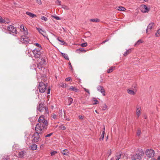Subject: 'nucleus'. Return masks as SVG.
<instances>
[{"mask_svg":"<svg viewBox=\"0 0 160 160\" xmlns=\"http://www.w3.org/2000/svg\"><path fill=\"white\" fill-rule=\"evenodd\" d=\"M39 103V105L37 107V110H38L41 112H43L44 114H48L49 112L48 108L44 106L42 102Z\"/></svg>","mask_w":160,"mask_h":160,"instance_id":"1","label":"nucleus"},{"mask_svg":"<svg viewBox=\"0 0 160 160\" xmlns=\"http://www.w3.org/2000/svg\"><path fill=\"white\" fill-rule=\"evenodd\" d=\"M47 125H46V123L42 124L38 123L35 127L36 132L38 133H42L44 129L47 128Z\"/></svg>","mask_w":160,"mask_h":160,"instance_id":"2","label":"nucleus"},{"mask_svg":"<svg viewBox=\"0 0 160 160\" xmlns=\"http://www.w3.org/2000/svg\"><path fill=\"white\" fill-rule=\"evenodd\" d=\"M29 137L32 138L31 141L32 142L36 143L38 142L40 139V137L39 133L36 132L31 133L29 135Z\"/></svg>","mask_w":160,"mask_h":160,"instance_id":"3","label":"nucleus"},{"mask_svg":"<svg viewBox=\"0 0 160 160\" xmlns=\"http://www.w3.org/2000/svg\"><path fill=\"white\" fill-rule=\"evenodd\" d=\"M144 154V153L142 150H138L137 153L132 156V160H141V156Z\"/></svg>","mask_w":160,"mask_h":160,"instance_id":"4","label":"nucleus"},{"mask_svg":"<svg viewBox=\"0 0 160 160\" xmlns=\"http://www.w3.org/2000/svg\"><path fill=\"white\" fill-rule=\"evenodd\" d=\"M146 156L149 158L153 157L155 154L154 151L152 149H147L145 151Z\"/></svg>","mask_w":160,"mask_h":160,"instance_id":"5","label":"nucleus"},{"mask_svg":"<svg viewBox=\"0 0 160 160\" xmlns=\"http://www.w3.org/2000/svg\"><path fill=\"white\" fill-rule=\"evenodd\" d=\"M32 52L34 54V57L36 58H39L42 54V52L40 50L37 48L33 50Z\"/></svg>","mask_w":160,"mask_h":160,"instance_id":"6","label":"nucleus"},{"mask_svg":"<svg viewBox=\"0 0 160 160\" xmlns=\"http://www.w3.org/2000/svg\"><path fill=\"white\" fill-rule=\"evenodd\" d=\"M10 34L13 35L16 34L17 33V31L16 28L12 25L8 26L7 28Z\"/></svg>","mask_w":160,"mask_h":160,"instance_id":"7","label":"nucleus"},{"mask_svg":"<svg viewBox=\"0 0 160 160\" xmlns=\"http://www.w3.org/2000/svg\"><path fill=\"white\" fill-rule=\"evenodd\" d=\"M46 88V86L45 84L42 82H39L38 88L40 92L41 93L44 92L45 91Z\"/></svg>","mask_w":160,"mask_h":160,"instance_id":"8","label":"nucleus"},{"mask_svg":"<svg viewBox=\"0 0 160 160\" xmlns=\"http://www.w3.org/2000/svg\"><path fill=\"white\" fill-rule=\"evenodd\" d=\"M141 11L143 13L148 12L150 10V7H147L146 5H142L140 7Z\"/></svg>","mask_w":160,"mask_h":160,"instance_id":"9","label":"nucleus"},{"mask_svg":"<svg viewBox=\"0 0 160 160\" xmlns=\"http://www.w3.org/2000/svg\"><path fill=\"white\" fill-rule=\"evenodd\" d=\"M38 30L39 32L44 37L46 38V39L48 40V35L46 34V32L45 31L43 30L42 29L36 28Z\"/></svg>","mask_w":160,"mask_h":160,"instance_id":"10","label":"nucleus"},{"mask_svg":"<svg viewBox=\"0 0 160 160\" xmlns=\"http://www.w3.org/2000/svg\"><path fill=\"white\" fill-rule=\"evenodd\" d=\"M38 121L39 122V124H43L46 123V125H48V122L46 120H45L44 118V116L42 115L39 118Z\"/></svg>","mask_w":160,"mask_h":160,"instance_id":"11","label":"nucleus"},{"mask_svg":"<svg viewBox=\"0 0 160 160\" xmlns=\"http://www.w3.org/2000/svg\"><path fill=\"white\" fill-rule=\"evenodd\" d=\"M21 41L23 43H27L31 42L30 39L26 36H22L21 38Z\"/></svg>","mask_w":160,"mask_h":160,"instance_id":"12","label":"nucleus"},{"mask_svg":"<svg viewBox=\"0 0 160 160\" xmlns=\"http://www.w3.org/2000/svg\"><path fill=\"white\" fill-rule=\"evenodd\" d=\"M41 61H40L39 63L37 65V67L39 69L40 68H43V67L42 66V65L45 64L46 62V59L44 58H42L41 59Z\"/></svg>","mask_w":160,"mask_h":160,"instance_id":"13","label":"nucleus"},{"mask_svg":"<svg viewBox=\"0 0 160 160\" xmlns=\"http://www.w3.org/2000/svg\"><path fill=\"white\" fill-rule=\"evenodd\" d=\"M97 90L99 91L100 92L103 96L105 95V90H104L103 87L101 86H98L97 87Z\"/></svg>","mask_w":160,"mask_h":160,"instance_id":"14","label":"nucleus"},{"mask_svg":"<svg viewBox=\"0 0 160 160\" xmlns=\"http://www.w3.org/2000/svg\"><path fill=\"white\" fill-rule=\"evenodd\" d=\"M137 90L136 89H133V90L131 89H129L127 90L128 93L130 95H134L135 94Z\"/></svg>","mask_w":160,"mask_h":160,"instance_id":"15","label":"nucleus"},{"mask_svg":"<svg viewBox=\"0 0 160 160\" xmlns=\"http://www.w3.org/2000/svg\"><path fill=\"white\" fill-rule=\"evenodd\" d=\"M154 26V23L153 22H151L149 24L147 27V29L146 30V32L148 33V30H151L153 27Z\"/></svg>","mask_w":160,"mask_h":160,"instance_id":"16","label":"nucleus"},{"mask_svg":"<svg viewBox=\"0 0 160 160\" xmlns=\"http://www.w3.org/2000/svg\"><path fill=\"white\" fill-rule=\"evenodd\" d=\"M29 135H26L25 136V139L26 141V143L28 144L29 143V142L30 141H31L32 138L29 137Z\"/></svg>","mask_w":160,"mask_h":160,"instance_id":"17","label":"nucleus"},{"mask_svg":"<svg viewBox=\"0 0 160 160\" xmlns=\"http://www.w3.org/2000/svg\"><path fill=\"white\" fill-rule=\"evenodd\" d=\"M26 14L31 18H34L37 17L35 14L29 12H26Z\"/></svg>","mask_w":160,"mask_h":160,"instance_id":"18","label":"nucleus"},{"mask_svg":"<svg viewBox=\"0 0 160 160\" xmlns=\"http://www.w3.org/2000/svg\"><path fill=\"white\" fill-rule=\"evenodd\" d=\"M26 154V152L23 151H21L19 152L18 157L19 158H22Z\"/></svg>","mask_w":160,"mask_h":160,"instance_id":"19","label":"nucleus"},{"mask_svg":"<svg viewBox=\"0 0 160 160\" xmlns=\"http://www.w3.org/2000/svg\"><path fill=\"white\" fill-rule=\"evenodd\" d=\"M141 108L140 107H139L137 108L136 109V112L137 115L138 116V117L140 115L141 113Z\"/></svg>","mask_w":160,"mask_h":160,"instance_id":"20","label":"nucleus"},{"mask_svg":"<svg viewBox=\"0 0 160 160\" xmlns=\"http://www.w3.org/2000/svg\"><path fill=\"white\" fill-rule=\"evenodd\" d=\"M92 102L93 105H96L98 103V100L97 98H93L92 99Z\"/></svg>","mask_w":160,"mask_h":160,"instance_id":"21","label":"nucleus"},{"mask_svg":"<svg viewBox=\"0 0 160 160\" xmlns=\"http://www.w3.org/2000/svg\"><path fill=\"white\" fill-rule=\"evenodd\" d=\"M69 89L70 90L74 91L76 92H78V89L75 87L71 86L69 88Z\"/></svg>","mask_w":160,"mask_h":160,"instance_id":"22","label":"nucleus"},{"mask_svg":"<svg viewBox=\"0 0 160 160\" xmlns=\"http://www.w3.org/2000/svg\"><path fill=\"white\" fill-rule=\"evenodd\" d=\"M116 8L117 10H118L119 11H123L126 10V8L122 6H119L117 7Z\"/></svg>","mask_w":160,"mask_h":160,"instance_id":"23","label":"nucleus"},{"mask_svg":"<svg viewBox=\"0 0 160 160\" xmlns=\"http://www.w3.org/2000/svg\"><path fill=\"white\" fill-rule=\"evenodd\" d=\"M31 149L33 150H36L37 148V146L35 144H32L30 147Z\"/></svg>","mask_w":160,"mask_h":160,"instance_id":"24","label":"nucleus"},{"mask_svg":"<svg viewBox=\"0 0 160 160\" xmlns=\"http://www.w3.org/2000/svg\"><path fill=\"white\" fill-rule=\"evenodd\" d=\"M122 156V152H119L117 153L116 158V160H119L121 158Z\"/></svg>","mask_w":160,"mask_h":160,"instance_id":"25","label":"nucleus"},{"mask_svg":"<svg viewBox=\"0 0 160 160\" xmlns=\"http://www.w3.org/2000/svg\"><path fill=\"white\" fill-rule=\"evenodd\" d=\"M115 67H111L110 68L108 69L107 71V72L108 73H110L112 72L113 70L115 69Z\"/></svg>","mask_w":160,"mask_h":160,"instance_id":"26","label":"nucleus"},{"mask_svg":"<svg viewBox=\"0 0 160 160\" xmlns=\"http://www.w3.org/2000/svg\"><path fill=\"white\" fill-rule=\"evenodd\" d=\"M64 112V118L65 120H67L68 121H70V118L69 117H68L66 113H65V111H63Z\"/></svg>","mask_w":160,"mask_h":160,"instance_id":"27","label":"nucleus"},{"mask_svg":"<svg viewBox=\"0 0 160 160\" xmlns=\"http://www.w3.org/2000/svg\"><path fill=\"white\" fill-rule=\"evenodd\" d=\"M101 107L102 108V110L103 111H104V110H106V109L107 108V105H106V104L105 103L103 104L102 105V106H101Z\"/></svg>","mask_w":160,"mask_h":160,"instance_id":"28","label":"nucleus"},{"mask_svg":"<svg viewBox=\"0 0 160 160\" xmlns=\"http://www.w3.org/2000/svg\"><path fill=\"white\" fill-rule=\"evenodd\" d=\"M61 54L65 59H66V60H69V58L68 55L67 54L62 52H61Z\"/></svg>","mask_w":160,"mask_h":160,"instance_id":"29","label":"nucleus"},{"mask_svg":"<svg viewBox=\"0 0 160 160\" xmlns=\"http://www.w3.org/2000/svg\"><path fill=\"white\" fill-rule=\"evenodd\" d=\"M68 105H70L72 102L73 101V99L71 97H68Z\"/></svg>","mask_w":160,"mask_h":160,"instance_id":"30","label":"nucleus"},{"mask_svg":"<svg viewBox=\"0 0 160 160\" xmlns=\"http://www.w3.org/2000/svg\"><path fill=\"white\" fill-rule=\"evenodd\" d=\"M51 117L52 118V119H54L56 120H57L58 118V115L55 114H52Z\"/></svg>","mask_w":160,"mask_h":160,"instance_id":"31","label":"nucleus"},{"mask_svg":"<svg viewBox=\"0 0 160 160\" xmlns=\"http://www.w3.org/2000/svg\"><path fill=\"white\" fill-rule=\"evenodd\" d=\"M131 49H128L127 50V51L125 52L124 54L123 55L124 56H127L128 54L130 53H131Z\"/></svg>","mask_w":160,"mask_h":160,"instance_id":"32","label":"nucleus"},{"mask_svg":"<svg viewBox=\"0 0 160 160\" xmlns=\"http://www.w3.org/2000/svg\"><path fill=\"white\" fill-rule=\"evenodd\" d=\"M63 113L62 112V109H59L58 111V115L60 117H62Z\"/></svg>","mask_w":160,"mask_h":160,"instance_id":"33","label":"nucleus"},{"mask_svg":"<svg viewBox=\"0 0 160 160\" xmlns=\"http://www.w3.org/2000/svg\"><path fill=\"white\" fill-rule=\"evenodd\" d=\"M91 21L93 22H98L100 21V20L98 18H94L91 19Z\"/></svg>","mask_w":160,"mask_h":160,"instance_id":"34","label":"nucleus"},{"mask_svg":"<svg viewBox=\"0 0 160 160\" xmlns=\"http://www.w3.org/2000/svg\"><path fill=\"white\" fill-rule=\"evenodd\" d=\"M57 39L59 41L61 42V45H66V42L64 41L60 40V39H59V38H57Z\"/></svg>","mask_w":160,"mask_h":160,"instance_id":"35","label":"nucleus"},{"mask_svg":"<svg viewBox=\"0 0 160 160\" xmlns=\"http://www.w3.org/2000/svg\"><path fill=\"white\" fill-rule=\"evenodd\" d=\"M0 23H8V22H6L5 20L3 19L0 16Z\"/></svg>","mask_w":160,"mask_h":160,"instance_id":"36","label":"nucleus"},{"mask_svg":"<svg viewBox=\"0 0 160 160\" xmlns=\"http://www.w3.org/2000/svg\"><path fill=\"white\" fill-rule=\"evenodd\" d=\"M142 40L140 39L138 40L137 42L135 43V46H137L139 45L140 43H142Z\"/></svg>","mask_w":160,"mask_h":160,"instance_id":"37","label":"nucleus"},{"mask_svg":"<svg viewBox=\"0 0 160 160\" xmlns=\"http://www.w3.org/2000/svg\"><path fill=\"white\" fill-rule=\"evenodd\" d=\"M3 160H10L9 156L7 155H5L2 158Z\"/></svg>","mask_w":160,"mask_h":160,"instance_id":"38","label":"nucleus"},{"mask_svg":"<svg viewBox=\"0 0 160 160\" xmlns=\"http://www.w3.org/2000/svg\"><path fill=\"white\" fill-rule=\"evenodd\" d=\"M62 152L63 154L67 155L68 153V150L67 149H65L63 150Z\"/></svg>","mask_w":160,"mask_h":160,"instance_id":"39","label":"nucleus"},{"mask_svg":"<svg viewBox=\"0 0 160 160\" xmlns=\"http://www.w3.org/2000/svg\"><path fill=\"white\" fill-rule=\"evenodd\" d=\"M86 51L85 50L84 48H81L78 49L76 50V52H85Z\"/></svg>","mask_w":160,"mask_h":160,"instance_id":"40","label":"nucleus"},{"mask_svg":"<svg viewBox=\"0 0 160 160\" xmlns=\"http://www.w3.org/2000/svg\"><path fill=\"white\" fill-rule=\"evenodd\" d=\"M67 84L66 83H61L60 84L59 86L60 87H62L63 88H65L67 87Z\"/></svg>","mask_w":160,"mask_h":160,"instance_id":"41","label":"nucleus"},{"mask_svg":"<svg viewBox=\"0 0 160 160\" xmlns=\"http://www.w3.org/2000/svg\"><path fill=\"white\" fill-rule=\"evenodd\" d=\"M104 136V132H102V135H101V137H100V138H99V140H100V141L103 140V139Z\"/></svg>","mask_w":160,"mask_h":160,"instance_id":"42","label":"nucleus"},{"mask_svg":"<svg viewBox=\"0 0 160 160\" xmlns=\"http://www.w3.org/2000/svg\"><path fill=\"white\" fill-rule=\"evenodd\" d=\"M155 35L157 37L160 36V29L157 31V32L155 33Z\"/></svg>","mask_w":160,"mask_h":160,"instance_id":"43","label":"nucleus"},{"mask_svg":"<svg viewBox=\"0 0 160 160\" xmlns=\"http://www.w3.org/2000/svg\"><path fill=\"white\" fill-rule=\"evenodd\" d=\"M23 31L24 32L23 34H24V35L23 36H26L28 34V32L27 28H26L24 30H23Z\"/></svg>","mask_w":160,"mask_h":160,"instance_id":"44","label":"nucleus"},{"mask_svg":"<svg viewBox=\"0 0 160 160\" xmlns=\"http://www.w3.org/2000/svg\"><path fill=\"white\" fill-rule=\"evenodd\" d=\"M17 145L15 144L13 146V150L15 151L17 150L18 148Z\"/></svg>","mask_w":160,"mask_h":160,"instance_id":"45","label":"nucleus"},{"mask_svg":"<svg viewBox=\"0 0 160 160\" xmlns=\"http://www.w3.org/2000/svg\"><path fill=\"white\" fill-rule=\"evenodd\" d=\"M62 8L66 10H68L69 9V8L65 5H62Z\"/></svg>","mask_w":160,"mask_h":160,"instance_id":"46","label":"nucleus"},{"mask_svg":"<svg viewBox=\"0 0 160 160\" xmlns=\"http://www.w3.org/2000/svg\"><path fill=\"white\" fill-rule=\"evenodd\" d=\"M56 4L58 5H61V2L60 1L57 0L56 1Z\"/></svg>","mask_w":160,"mask_h":160,"instance_id":"47","label":"nucleus"},{"mask_svg":"<svg viewBox=\"0 0 160 160\" xmlns=\"http://www.w3.org/2000/svg\"><path fill=\"white\" fill-rule=\"evenodd\" d=\"M60 129L62 130H65L66 129V127L63 125H61L59 127Z\"/></svg>","mask_w":160,"mask_h":160,"instance_id":"48","label":"nucleus"},{"mask_svg":"<svg viewBox=\"0 0 160 160\" xmlns=\"http://www.w3.org/2000/svg\"><path fill=\"white\" fill-rule=\"evenodd\" d=\"M41 19L42 20H44L45 21H46L48 20V18L44 16H42Z\"/></svg>","mask_w":160,"mask_h":160,"instance_id":"49","label":"nucleus"},{"mask_svg":"<svg viewBox=\"0 0 160 160\" xmlns=\"http://www.w3.org/2000/svg\"><path fill=\"white\" fill-rule=\"evenodd\" d=\"M87 45V44L86 42L82 43L81 44V46L83 47H85Z\"/></svg>","mask_w":160,"mask_h":160,"instance_id":"50","label":"nucleus"},{"mask_svg":"<svg viewBox=\"0 0 160 160\" xmlns=\"http://www.w3.org/2000/svg\"><path fill=\"white\" fill-rule=\"evenodd\" d=\"M57 153V152L55 151H53L51 152V154L52 156L54 155L56 153Z\"/></svg>","mask_w":160,"mask_h":160,"instance_id":"51","label":"nucleus"},{"mask_svg":"<svg viewBox=\"0 0 160 160\" xmlns=\"http://www.w3.org/2000/svg\"><path fill=\"white\" fill-rule=\"evenodd\" d=\"M34 44L36 46H37L38 47H39L40 48H42V47H41V46L40 45V44H39L38 43H34Z\"/></svg>","mask_w":160,"mask_h":160,"instance_id":"52","label":"nucleus"},{"mask_svg":"<svg viewBox=\"0 0 160 160\" xmlns=\"http://www.w3.org/2000/svg\"><path fill=\"white\" fill-rule=\"evenodd\" d=\"M37 3L38 4L41 5L42 3V2L41 0H35Z\"/></svg>","mask_w":160,"mask_h":160,"instance_id":"53","label":"nucleus"},{"mask_svg":"<svg viewBox=\"0 0 160 160\" xmlns=\"http://www.w3.org/2000/svg\"><path fill=\"white\" fill-rule=\"evenodd\" d=\"M52 17L56 19V20H59L61 19V18L59 17H58L57 16H53Z\"/></svg>","mask_w":160,"mask_h":160,"instance_id":"54","label":"nucleus"},{"mask_svg":"<svg viewBox=\"0 0 160 160\" xmlns=\"http://www.w3.org/2000/svg\"><path fill=\"white\" fill-rule=\"evenodd\" d=\"M52 134V133H50L49 134H47L45 136V137H50Z\"/></svg>","mask_w":160,"mask_h":160,"instance_id":"55","label":"nucleus"},{"mask_svg":"<svg viewBox=\"0 0 160 160\" xmlns=\"http://www.w3.org/2000/svg\"><path fill=\"white\" fill-rule=\"evenodd\" d=\"M20 28L23 30H24L26 29V28H24V26L23 25H22L20 26Z\"/></svg>","mask_w":160,"mask_h":160,"instance_id":"56","label":"nucleus"},{"mask_svg":"<svg viewBox=\"0 0 160 160\" xmlns=\"http://www.w3.org/2000/svg\"><path fill=\"white\" fill-rule=\"evenodd\" d=\"M141 133V131L140 130H138L137 131V134L138 136H139L140 135Z\"/></svg>","mask_w":160,"mask_h":160,"instance_id":"57","label":"nucleus"},{"mask_svg":"<svg viewBox=\"0 0 160 160\" xmlns=\"http://www.w3.org/2000/svg\"><path fill=\"white\" fill-rule=\"evenodd\" d=\"M71 79V78L70 77H68L66 78L65 81H69Z\"/></svg>","mask_w":160,"mask_h":160,"instance_id":"58","label":"nucleus"},{"mask_svg":"<svg viewBox=\"0 0 160 160\" xmlns=\"http://www.w3.org/2000/svg\"><path fill=\"white\" fill-rule=\"evenodd\" d=\"M68 64L70 66V68L71 69V70H72V68L71 65V63L70 62H69Z\"/></svg>","mask_w":160,"mask_h":160,"instance_id":"59","label":"nucleus"},{"mask_svg":"<svg viewBox=\"0 0 160 160\" xmlns=\"http://www.w3.org/2000/svg\"><path fill=\"white\" fill-rule=\"evenodd\" d=\"M84 89L85 90V91L86 92H87L89 94V90L88 89H86L85 88H84Z\"/></svg>","mask_w":160,"mask_h":160,"instance_id":"60","label":"nucleus"},{"mask_svg":"<svg viewBox=\"0 0 160 160\" xmlns=\"http://www.w3.org/2000/svg\"><path fill=\"white\" fill-rule=\"evenodd\" d=\"M61 29V30H62L64 32H65L66 31L65 30V29L64 28H63V27H62V28Z\"/></svg>","mask_w":160,"mask_h":160,"instance_id":"61","label":"nucleus"},{"mask_svg":"<svg viewBox=\"0 0 160 160\" xmlns=\"http://www.w3.org/2000/svg\"><path fill=\"white\" fill-rule=\"evenodd\" d=\"M109 39H106V40L103 41L102 42V44H103L105 43V42L108 41Z\"/></svg>","mask_w":160,"mask_h":160,"instance_id":"62","label":"nucleus"},{"mask_svg":"<svg viewBox=\"0 0 160 160\" xmlns=\"http://www.w3.org/2000/svg\"><path fill=\"white\" fill-rule=\"evenodd\" d=\"M79 118L80 119H82L83 118V117L82 116L80 115L79 116Z\"/></svg>","mask_w":160,"mask_h":160,"instance_id":"63","label":"nucleus"},{"mask_svg":"<svg viewBox=\"0 0 160 160\" xmlns=\"http://www.w3.org/2000/svg\"><path fill=\"white\" fill-rule=\"evenodd\" d=\"M157 160H160V156L158 157Z\"/></svg>","mask_w":160,"mask_h":160,"instance_id":"64","label":"nucleus"}]
</instances>
